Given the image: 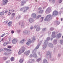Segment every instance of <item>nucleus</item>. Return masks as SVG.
I'll use <instances>...</instances> for the list:
<instances>
[{
	"label": "nucleus",
	"instance_id": "nucleus-1",
	"mask_svg": "<svg viewBox=\"0 0 63 63\" xmlns=\"http://www.w3.org/2000/svg\"><path fill=\"white\" fill-rule=\"evenodd\" d=\"M51 17V16L50 15H48L46 17V18L45 19V21H47L48 20V19Z\"/></svg>",
	"mask_w": 63,
	"mask_h": 63
},
{
	"label": "nucleus",
	"instance_id": "nucleus-2",
	"mask_svg": "<svg viewBox=\"0 0 63 63\" xmlns=\"http://www.w3.org/2000/svg\"><path fill=\"white\" fill-rule=\"evenodd\" d=\"M8 2V0H3L2 1V4L3 5H6Z\"/></svg>",
	"mask_w": 63,
	"mask_h": 63
},
{
	"label": "nucleus",
	"instance_id": "nucleus-3",
	"mask_svg": "<svg viewBox=\"0 0 63 63\" xmlns=\"http://www.w3.org/2000/svg\"><path fill=\"white\" fill-rule=\"evenodd\" d=\"M36 51V50L35 49L33 51V53H34V54L33 55V56L34 57H37V55L35 53Z\"/></svg>",
	"mask_w": 63,
	"mask_h": 63
},
{
	"label": "nucleus",
	"instance_id": "nucleus-4",
	"mask_svg": "<svg viewBox=\"0 0 63 63\" xmlns=\"http://www.w3.org/2000/svg\"><path fill=\"white\" fill-rule=\"evenodd\" d=\"M58 14V12L56 11H53V15H55V16H57Z\"/></svg>",
	"mask_w": 63,
	"mask_h": 63
},
{
	"label": "nucleus",
	"instance_id": "nucleus-5",
	"mask_svg": "<svg viewBox=\"0 0 63 63\" xmlns=\"http://www.w3.org/2000/svg\"><path fill=\"white\" fill-rule=\"evenodd\" d=\"M30 52V51L29 50H28L25 52L24 53V54L26 55H28L29 54Z\"/></svg>",
	"mask_w": 63,
	"mask_h": 63
},
{
	"label": "nucleus",
	"instance_id": "nucleus-6",
	"mask_svg": "<svg viewBox=\"0 0 63 63\" xmlns=\"http://www.w3.org/2000/svg\"><path fill=\"white\" fill-rule=\"evenodd\" d=\"M26 1H22L21 2V5H23L24 4L26 3Z\"/></svg>",
	"mask_w": 63,
	"mask_h": 63
},
{
	"label": "nucleus",
	"instance_id": "nucleus-7",
	"mask_svg": "<svg viewBox=\"0 0 63 63\" xmlns=\"http://www.w3.org/2000/svg\"><path fill=\"white\" fill-rule=\"evenodd\" d=\"M31 40L29 39L28 41V42H27V43H26V44L29 45H30V44L31 43Z\"/></svg>",
	"mask_w": 63,
	"mask_h": 63
},
{
	"label": "nucleus",
	"instance_id": "nucleus-8",
	"mask_svg": "<svg viewBox=\"0 0 63 63\" xmlns=\"http://www.w3.org/2000/svg\"><path fill=\"white\" fill-rule=\"evenodd\" d=\"M5 12H1L0 13V16H4L5 14Z\"/></svg>",
	"mask_w": 63,
	"mask_h": 63
},
{
	"label": "nucleus",
	"instance_id": "nucleus-9",
	"mask_svg": "<svg viewBox=\"0 0 63 63\" xmlns=\"http://www.w3.org/2000/svg\"><path fill=\"white\" fill-rule=\"evenodd\" d=\"M33 21H34V20L32 18L30 19L29 20V22H30L31 23Z\"/></svg>",
	"mask_w": 63,
	"mask_h": 63
},
{
	"label": "nucleus",
	"instance_id": "nucleus-10",
	"mask_svg": "<svg viewBox=\"0 0 63 63\" xmlns=\"http://www.w3.org/2000/svg\"><path fill=\"white\" fill-rule=\"evenodd\" d=\"M12 22H9L8 23V26H12Z\"/></svg>",
	"mask_w": 63,
	"mask_h": 63
},
{
	"label": "nucleus",
	"instance_id": "nucleus-11",
	"mask_svg": "<svg viewBox=\"0 0 63 63\" xmlns=\"http://www.w3.org/2000/svg\"><path fill=\"white\" fill-rule=\"evenodd\" d=\"M4 50H6L7 51H11V50L10 49H8L6 48H4Z\"/></svg>",
	"mask_w": 63,
	"mask_h": 63
},
{
	"label": "nucleus",
	"instance_id": "nucleus-12",
	"mask_svg": "<svg viewBox=\"0 0 63 63\" xmlns=\"http://www.w3.org/2000/svg\"><path fill=\"white\" fill-rule=\"evenodd\" d=\"M36 16V15L35 14H33L32 15V16L34 17H35Z\"/></svg>",
	"mask_w": 63,
	"mask_h": 63
},
{
	"label": "nucleus",
	"instance_id": "nucleus-13",
	"mask_svg": "<svg viewBox=\"0 0 63 63\" xmlns=\"http://www.w3.org/2000/svg\"><path fill=\"white\" fill-rule=\"evenodd\" d=\"M12 42L13 44H16V39H13V40Z\"/></svg>",
	"mask_w": 63,
	"mask_h": 63
},
{
	"label": "nucleus",
	"instance_id": "nucleus-14",
	"mask_svg": "<svg viewBox=\"0 0 63 63\" xmlns=\"http://www.w3.org/2000/svg\"><path fill=\"white\" fill-rule=\"evenodd\" d=\"M22 52H24L25 49V48H24V47H22Z\"/></svg>",
	"mask_w": 63,
	"mask_h": 63
},
{
	"label": "nucleus",
	"instance_id": "nucleus-15",
	"mask_svg": "<svg viewBox=\"0 0 63 63\" xmlns=\"http://www.w3.org/2000/svg\"><path fill=\"white\" fill-rule=\"evenodd\" d=\"M11 61H13L15 60V58L14 57H11L10 59Z\"/></svg>",
	"mask_w": 63,
	"mask_h": 63
},
{
	"label": "nucleus",
	"instance_id": "nucleus-16",
	"mask_svg": "<svg viewBox=\"0 0 63 63\" xmlns=\"http://www.w3.org/2000/svg\"><path fill=\"white\" fill-rule=\"evenodd\" d=\"M23 61H24V60H23L21 59L20 60L19 62L21 63H22V62H23Z\"/></svg>",
	"mask_w": 63,
	"mask_h": 63
},
{
	"label": "nucleus",
	"instance_id": "nucleus-17",
	"mask_svg": "<svg viewBox=\"0 0 63 63\" xmlns=\"http://www.w3.org/2000/svg\"><path fill=\"white\" fill-rule=\"evenodd\" d=\"M15 16V13H13L11 15L12 18H13Z\"/></svg>",
	"mask_w": 63,
	"mask_h": 63
},
{
	"label": "nucleus",
	"instance_id": "nucleus-18",
	"mask_svg": "<svg viewBox=\"0 0 63 63\" xmlns=\"http://www.w3.org/2000/svg\"><path fill=\"white\" fill-rule=\"evenodd\" d=\"M40 30V27H38L37 28L36 30L37 31H38Z\"/></svg>",
	"mask_w": 63,
	"mask_h": 63
},
{
	"label": "nucleus",
	"instance_id": "nucleus-19",
	"mask_svg": "<svg viewBox=\"0 0 63 63\" xmlns=\"http://www.w3.org/2000/svg\"><path fill=\"white\" fill-rule=\"evenodd\" d=\"M43 63H47V62L46 59H44V60Z\"/></svg>",
	"mask_w": 63,
	"mask_h": 63
},
{
	"label": "nucleus",
	"instance_id": "nucleus-20",
	"mask_svg": "<svg viewBox=\"0 0 63 63\" xmlns=\"http://www.w3.org/2000/svg\"><path fill=\"white\" fill-rule=\"evenodd\" d=\"M24 39H23L22 41H21L20 43H23L24 42Z\"/></svg>",
	"mask_w": 63,
	"mask_h": 63
},
{
	"label": "nucleus",
	"instance_id": "nucleus-21",
	"mask_svg": "<svg viewBox=\"0 0 63 63\" xmlns=\"http://www.w3.org/2000/svg\"><path fill=\"white\" fill-rule=\"evenodd\" d=\"M58 36V38H60V37H61V34L59 33V34H58L57 35Z\"/></svg>",
	"mask_w": 63,
	"mask_h": 63
},
{
	"label": "nucleus",
	"instance_id": "nucleus-22",
	"mask_svg": "<svg viewBox=\"0 0 63 63\" xmlns=\"http://www.w3.org/2000/svg\"><path fill=\"white\" fill-rule=\"evenodd\" d=\"M7 44H7V42H5L3 44V46H6V45H7Z\"/></svg>",
	"mask_w": 63,
	"mask_h": 63
},
{
	"label": "nucleus",
	"instance_id": "nucleus-23",
	"mask_svg": "<svg viewBox=\"0 0 63 63\" xmlns=\"http://www.w3.org/2000/svg\"><path fill=\"white\" fill-rule=\"evenodd\" d=\"M43 12V11L42 10H41L40 11H39V13H42Z\"/></svg>",
	"mask_w": 63,
	"mask_h": 63
},
{
	"label": "nucleus",
	"instance_id": "nucleus-24",
	"mask_svg": "<svg viewBox=\"0 0 63 63\" xmlns=\"http://www.w3.org/2000/svg\"><path fill=\"white\" fill-rule=\"evenodd\" d=\"M4 55H8L9 54V53H7L5 52L4 53Z\"/></svg>",
	"mask_w": 63,
	"mask_h": 63
},
{
	"label": "nucleus",
	"instance_id": "nucleus-25",
	"mask_svg": "<svg viewBox=\"0 0 63 63\" xmlns=\"http://www.w3.org/2000/svg\"><path fill=\"white\" fill-rule=\"evenodd\" d=\"M44 17H42L41 18V22H42L43 21Z\"/></svg>",
	"mask_w": 63,
	"mask_h": 63
},
{
	"label": "nucleus",
	"instance_id": "nucleus-26",
	"mask_svg": "<svg viewBox=\"0 0 63 63\" xmlns=\"http://www.w3.org/2000/svg\"><path fill=\"white\" fill-rule=\"evenodd\" d=\"M6 35V34L5 33H4L2 35H1V37H4Z\"/></svg>",
	"mask_w": 63,
	"mask_h": 63
},
{
	"label": "nucleus",
	"instance_id": "nucleus-27",
	"mask_svg": "<svg viewBox=\"0 0 63 63\" xmlns=\"http://www.w3.org/2000/svg\"><path fill=\"white\" fill-rule=\"evenodd\" d=\"M41 16H40V15L38 16H37L36 18L37 19H38V18L40 17Z\"/></svg>",
	"mask_w": 63,
	"mask_h": 63
},
{
	"label": "nucleus",
	"instance_id": "nucleus-28",
	"mask_svg": "<svg viewBox=\"0 0 63 63\" xmlns=\"http://www.w3.org/2000/svg\"><path fill=\"white\" fill-rule=\"evenodd\" d=\"M50 54V53L49 52H47V55H48L49 54Z\"/></svg>",
	"mask_w": 63,
	"mask_h": 63
},
{
	"label": "nucleus",
	"instance_id": "nucleus-29",
	"mask_svg": "<svg viewBox=\"0 0 63 63\" xmlns=\"http://www.w3.org/2000/svg\"><path fill=\"white\" fill-rule=\"evenodd\" d=\"M7 47L9 48H11L12 47L11 46H8Z\"/></svg>",
	"mask_w": 63,
	"mask_h": 63
},
{
	"label": "nucleus",
	"instance_id": "nucleus-30",
	"mask_svg": "<svg viewBox=\"0 0 63 63\" xmlns=\"http://www.w3.org/2000/svg\"><path fill=\"white\" fill-rule=\"evenodd\" d=\"M41 9H42L41 8V7H40V8H39L38 9V10H39H39H40H40H41Z\"/></svg>",
	"mask_w": 63,
	"mask_h": 63
},
{
	"label": "nucleus",
	"instance_id": "nucleus-31",
	"mask_svg": "<svg viewBox=\"0 0 63 63\" xmlns=\"http://www.w3.org/2000/svg\"><path fill=\"white\" fill-rule=\"evenodd\" d=\"M7 59V58H6V57H4V58H3V60H6V59Z\"/></svg>",
	"mask_w": 63,
	"mask_h": 63
},
{
	"label": "nucleus",
	"instance_id": "nucleus-32",
	"mask_svg": "<svg viewBox=\"0 0 63 63\" xmlns=\"http://www.w3.org/2000/svg\"><path fill=\"white\" fill-rule=\"evenodd\" d=\"M11 32L12 34H13V33H14V31H12Z\"/></svg>",
	"mask_w": 63,
	"mask_h": 63
},
{
	"label": "nucleus",
	"instance_id": "nucleus-33",
	"mask_svg": "<svg viewBox=\"0 0 63 63\" xmlns=\"http://www.w3.org/2000/svg\"><path fill=\"white\" fill-rule=\"evenodd\" d=\"M55 34V32H53L52 33V36L54 34Z\"/></svg>",
	"mask_w": 63,
	"mask_h": 63
},
{
	"label": "nucleus",
	"instance_id": "nucleus-34",
	"mask_svg": "<svg viewBox=\"0 0 63 63\" xmlns=\"http://www.w3.org/2000/svg\"><path fill=\"white\" fill-rule=\"evenodd\" d=\"M11 12H8V14H8V16H10V15H11Z\"/></svg>",
	"mask_w": 63,
	"mask_h": 63
},
{
	"label": "nucleus",
	"instance_id": "nucleus-35",
	"mask_svg": "<svg viewBox=\"0 0 63 63\" xmlns=\"http://www.w3.org/2000/svg\"><path fill=\"white\" fill-rule=\"evenodd\" d=\"M62 2V0H60L59 1V3H61Z\"/></svg>",
	"mask_w": 63,
	"mask_h": 63
},
{
	"label": "nucleus",
	"instance_id": "nucleus-36",
	"mask_svg": "<svg viewBox=\"0 0 63 63\" xmlns=\"http://www.w3.org/2000/svg\"><path fill=\"white\" fill-rule=\"evenodd\" d=\"M29 8L28 7H26V10H28L29 9Z\"/></svg>",
	"mask_w": 63,
	"mask_h": 63
},
{
	"label": "nucleus",
	"instance_id": "nucleus-37",
	"mask_svg": "<svg viewBox=\"0 0 63 63\" xmlns=\"http://www.w3.org/2000/svg\"><path fill=\"white\" fill-rule=\"evenodd\" d=\"M41 59L40 58H39L37 60V61L38 62Z\"/></svg>",
	"mask_w": 63,
	"mask_h": 63
},
{
	"label": "nucleus",
	"instance_id": "nucleus-38",
	"mask_svg": "<svg viewBox=\"0 0 63 63\" xmlns=\"http://www.w3.org/2000/svg\"><path fill=\"white\" fill-rule=\"evenodd\" d=\"M8 11H6H6H5V13H8Z\"/></svg>",
	"mask_w": 63,
	"mask_h": 63
},
{
	"label": "nucleus",
	"instance_id": "nucleus-39",
	"mask_svg": "<svg viewBox=\"0 0 63 63\" xmlns=\"http://www.w3.org/2000/svg\"><path fill=\"white\" fill-rule=\"evenodd\" d=\"M18 54H21V53H20V51H19L18 52Z\"/></svg>",
	"mask_w": 63,
	"mask_h": 63
},
{
	"label": "nucleus",
	"instance_id": "nucleus-40",
	"mask_svg": "<svg viewBox=\"0 0 63 63\" xmlns=\"http://www.w3.org/2000/svg\"><path fill=\"white\" fill-rule=\"evenodd\" d=\"M47 39L48 40H49L50 39V38L49 37H48L47 38Z\"/></svg>",
	"mask_w": 63,
	"mask_h": 63
},
{
	"label": "nucleus",
	"instance_id": "nucleus-41",
	"mask_svg": "<svg viewBox=\"0 0 63 63\" xmlns=\"http://www.w3.org/2000/svg\"><path fill=\"white\" fill-rule=\"evenodd\" d=\"M39 46H37L36 47V48L38 49L39 48Z\"/></svg>",
	"mask_w": 63,
	"mask_h": 63
},
{
	"label": "nucleus",
	"instance_id": "nucleus-42",
	"mask_svg": "<svg viewBox=\"0 0 63 63\" xmlns=\"http://www.w3.org/2000/svg\"><path fill=\"white\" fill-rule=\"evenodd\" d=\"M33 40H35V37H33Z\"/></svg>",
	"mask_w": 63,
	"mask_h": 63
},
{
	"label": "nucleus",
	"instance_id": "nucleus-43",
	"mask_svg": "<svg viewBox=\"0 0 63 63\" xmlns=\"http://www.w3.org/2000/svg\"><path fill=\"white\" fill-rule=\"evenodd\" d=\"M10 11H12V12H15V10H10Z\"/></svg>",
	"mask_w": 63,
	"mask_h": 63
},
{
	"label": "nucleus",
	"instance_id": "nucleus-44",
	"mask_svg": "<svg viewBox=\"0 0 63 63\" xmlns=\"http://www.w3.org/2000/svg\"><path fill=\"white\" fill-rule=\"evenodd\" d=\"M55 1V0H49V1Z\"/></svg>",
	"mask_w": 63,
	"mask_h": 63
},
{
	"label": "nucleus",
	"instance_id": "nucleus-45",
	"mask_svg": "<svg viewBox=\"0 0 63 63\" xmlns=\"http://www.w3.org/2000/svg\"><path fill=\"white\" fill-rule=\"evenodd\" d=\"M63 41H62V40H60V42L61 43V44H62V42Z\"/></svg>",
	"mask_w": 63,
	"mask_h": 63
},
{
	"label": "nucleus",
	"instance_id": "nucleus-46",
	"mask_svg": "<svg viewBox=\"0 0 63 63\" xmlns=\"http://www.w3.org/2000/svg\"><path fill=\"white\" fill-rule=\"evenodd\" d=\"M3 40H4V38H2L1 40V41H3Z\"/></svg>",
	"mask_w": 63,
	"mask_h": 63
},
{
	"label": "nucleus",
	"instance_id": "nucleus-47",
	"mask_svg": "<svg viewBox=\"0 0 63 63\" xmlns=\"http://www.w3.org/2000/svg\"><path fill=\"white\" fill-rule=\"evenodd\" d=\"M23 8H21L20 9V10L21 11L22 10H23Z\"/></svg>",
	"mask_w": 63,
	"mask_h": 63
},
{
	"label": "nucleus",
	"instance_id": "nucleus-48",
	"mask_svg": "<svg viewBox=\"0 0 63 63\" xmlns=\"http://www.w3.org/2000/svg\"><path fill=\"white\" fill-rule=\"evenodd\" d=\"M49 45H50V46H51V45H52V44H51L50 43L49 44Z\"/></svg>",
	"mask_w": 63,
	"mask_h": 63
},
{
	"label": "nucleus",
	"instance_id": "nucleus-49",
	"mask_svg": "<svg viewBox=\"0 0 63 63\" xmlns=\"http://www.w3.org/2000/svg\"><path fill=\"white\" fill-rule=\"evenodd\" d=\"M46 29L45 28H44V29L43 30V31H44V30H46Z\"/></svg>",
	"mask_w": 63,
	"mask_h": 63
},
{
	"label": "nucleus",
	"instance_id": "nucleus-50",
	"mask_svg": "<svg viewBox=\"0 0 63 63\" xmlns=\"http://www.w3.org/2000/svg\"><path fill=\"white\" fill-rule=\"evenodd\" d=\"M33 28L32 27H31V29H32Z\"/></svg>",
	"mask_w": 63,
	"mask_h": 63
},
{
	"label": "nucleus",
	"instance_id": "nucleus-51",
	"mask_svg": "<svg viewBox=\"0 0 63 63\" xmlns=\"http://www.w3.org/2000/svg\"><path fill=\"white\" fill-rule=\"evenodd\" d=\"M38 54L39 55L40 54V53L38 52Z\"/></svg>",
	"mask_w": 63,
	"mask_h": 63
},
{
	"label": "nucleus",
	"instance_id": "nucleus-52",
	"mask_svg": "<svg viewBox=\"0 0 63 63\" xmlns=\"http://www.w3.org/2000/svg\"><path fill=\"white\" fill-rule=\"evenodd\" d=\"M37 27V26H34V27L36 28V27Z\"/></svg>",
	"mask_w": 63,
	"mask_h": 63
},
{
	"label": "nucleus",
	"instance_id": "nucleus-53",
	"mask_svg": "<svg viewBox=\"0 0 63 63\" xmlns=\"http://www.w3.org/2000/svg\"><path fill=\"white\" fill-rule=\"evenodd\" d=\"M26 32H27V31H25V33H26Z\"/></svg>",
	"mask_w": 63,
	"mask_h": 63
},
{
	"label": "nucleus",
	"instance_id": "nucleus-54",
	"mask_svg": "<svg viewBox=\"0 0 63 63\" xmlns=\"http://www.w3.org/2000/svg\"><path fill=\"white\" fill-rule=\"evenodd\" d=\"M61 20L62 21V20H63V19H62V18H61Z\"/></svg>",
	"mask_w": 63,
	"mask_h": 63
},
{
	"label": "nucleus",
	"instance_id": "nucleus-55",
	"mask_svg": "<svg viewBox=\"0 0 63 63\" xmlns=\"http://www.w3.org/2000/svg\"><path fill=\"white\" fill-rule=\"evenodd\" d=\"M52 38H51V40H52Z\"/></svg>",
	"mask_w": 63,
	"mask_h": 63
},
{
	"label": "nucleus",
	"instance_id": "nucleus-56",
	"mask_svg": "<svg viewBox=\"0 0 63 63\" xmlns=\"http://www.w3.org/2000/svg\"><path fill=\"white\" fill-rule=\"evenodd\" d=\"M48 9H47L46 10V11H48Z\"/></svg>",
	"mask_w": 63,
	"mask_h": 63
},
{
	"label": "nucleus",
	"instance_id": "nucleus-57",
	"mask_svg": "<svg viewBox=\"0 0 63 63\" xmlns=\"http://www.w3.org/2000/svg\"><path fill=\"white\" fill-rule=\"evenodd\" d=\"M6 63H8V62H7Z\"/></svg>",
	"mask_w": 63,
	"mask_h": 63
},
{
	"label": "nucleus",
	"instance_id": "nucleus-58",
	"mask_svg": "<svg viewBox=\"0 0 63 63\" xmlns=\"http://www.w3.org/2000/svg\"><path fill=\"white\" fill-rule=\"evenodd\" d=\"M25 10H24V12H25Z\"/></svg>",
	"mask_w": 63,
	"mask_h": 63
},
{
	"label": "nucleus",
	"instance_id": "nucleus-59",
	"mask_svg": "<svg viewBox=\"0 0 63 63\" xmlns=\"http://www.w3.org/2000/svg\"><path fill=\"white\" fill-rule=\"evenodd\" d=\"M31 57V55H30V57Z\"/></svg>",
	"mask_w": 63,
	"mask_h": 63
},
{
	"label": "nucleus",
	"instance_id": "nucleus-60",
	"mask_svg": "<svg viewBox=\"0 0 63 63\" xmlns=\"http://www.w3.org/2000/svg\"><path fill=\"white\" fill-rule=\"evenodd\" d=\"M62 38H63V36H62Z\"/></svg>",
	"mask_w": 63,
	"mask_h": 63
},
{
	"label": "nucleus",
	"instance_id": "nucleus-61",
	"mask_svg": "<svg viewBox=\"0 0 63 63\" xmlns=\"http://www.w3.org/2000/svg\"><path fill=\"white\" fill-rule=\"evenodd\" d=\"M36 2H37V1L36 0Z\"/></svg>",
	"mask_w": 63,
	"mask_h": 63
},
{
	"label": "nucleus",
	"instance_id": "nucleus-62",
	"mask_svg": "<svg viewBox=\"0 0 63 63\" xmlns=\"http://www.w3.org/2000/svg\"><path fill=\"white\" fill-rule=\"evenodd\" d=\"M1 42V41H0V43Z\"/></svg>",
	"mask_w": 63,
	"mask_h": 63
},
{
	"label": "nucleus",
	"instance_id": "nucleus-63",
	"mask_svg": "<svg viewBox=\"0 0 63 63\" xmlns=\"http://www.w3.org/2000/svg\"><path fill=\"white\" fill-rule=\"evenodd\" d=\"M33 61H34V60H33Z\"/></svg>",
	"mask_w": 63,
	"mask_h": 63
},
{
	"label": "nucleus",
	"instance_id": "nucleus-64",
	"mask_svg": "<svg viewBox=\"0 0 63 63\" xmlns=\"http://www.w3.org/2000/svg\"><path fill=\"white\" fill-rule=\"evenodd\" d=\"M44 44H45V43H44Z\"/></svg>",
	"mask_w": 63,
	"mask_h": 63
}]
</instances>
